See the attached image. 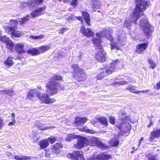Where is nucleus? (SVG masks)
Returning a JSON list of instances; mask_svg holds the SVG:
<instances>
[{"label":"nucleus","mask_w":160,"mask_h":160,"mask_svg":"<svg viewBox=\"0 0 160 160\" xmlns=\"http://www.w3.org/2000/svg\"><path fill=\"white\" fill-rule=\"evenodd\" d=\"M62 147L63 145L61 143H56L51 146V149L53 154L58 155L61 153Z\"/></svg>","instance_id":"4468645a"},{"label":"nucleus","mask_w":160,"mask_h":160,"mask_svg":"<svg viewBox=\"0 0 160 160\" xmlns=\"http://www.w3.org/2000/svg\"><path fill=\"white\" fill-rule=\"evenodd\" d=\"M47 153L46 152L45 153V155L46 156L47 155Z\"/></svg>","instance_id":"69168bd1"},{"label":"nucleus","mask_w":160,"mask_h":160,"mask_svg":"<svg viewBox=\"0 0 160 160\" xmlns=\"http://www.w3.org/2000/svg\"><path fill=\"white\" fill-rule=\"evenodd\" d=\"M126 114L125 113H121V116H122L123 115H125Z\"/></svg>","instance_id":"e2e57ef3"},{"label":"nucleus","mask_w":160,"mask_h":160,"mask_svg":"<svg viewBox=\"0 0 160 160\" xmlns=\"http://www.w3.org/2000/svg\"><path fill=\"white\" fill-rule=\"evenodd\" d=\"M139 24L141 29L144 31L145 36L148 37L151 35L153 28L150 24L147 18H142L141 19Z\"/></svg>","instance_id":"39448f33"},{"label":"nucleus","mask_w":160,"mask_h":160,"mask_svg":"<svg viewBox=\"0 0 160 160\" xmlns=\"http://www.w3.org/2000/svg\"><path fill=\"white\" fill-rule=\"evenodd\" d=\"M68 28L67 27L62 28L59 29L58 30V33L60 34H63L65 32L66 30H68Z\"/></svg>","instance_id":"ea45409f"},{"label":"nucleus","mask_w":160,"mask_h":160,"mask_svg":"<svg viewBox=\"0 0 160 160\" xmlns=\"http://www.w3.org/2000/svg\"><path fill=\"white\" fill-rule=\"evenodd\" d=\"M78 138L77 143L74 145L75 148L78 149H80L84 147L86 143L88 141L87 138L78 135Z\"/></svg>","instance_id":"6e6552de"},{"label":"nucleus","mask_w":160,"mask_h":160,"mask_svg":"<svg viewBox=\"0 0 160 160\" xmlns=\"http://www.w3.org/2000/svg\"><path fill=\"white\" fill-rule=\"evenodd\" d=\"M16 122L15 119L14 118H12V121L9 122L8 125L9 126L14 125Z\"/></svg>","instance_id":"8fccbe9b"},{"label":"nucleus","mask_w":160,"mask_h":160,"mask_svg":"<svg viewBox=\"0 0 160 160\" xmlns=\"http://www.w3.org/2000/svg\"><path fill=\"white\" fill-rule=\"evenodd\" d=\"M9 148H11V146H10V145L9 146Z\"/></svg>","instance_id":"338daca9"},{"label":"nucleus","mask_w":160,"mask_h":160,"mask_svg":"<svg viewBox=\"0 0 160 160\" xmlns=\"http://www.w3.org/2000/svg\"><path fill=\"white\" fill-rule=\"evenodd\" d=\"M96 49H98L99 50L95 53L94 58L96 60L101 63L105 62L106 60L107 53L104 51L103 48H98Z\"/></svg>","instance_id":"423d86ee"},{"label":"nucleus","mask_w":160,"mask_h":160,"mask_svg":"<svg viewBox=\"0 0 160 160\" xmlns=\"http://www.w3.org/2000/svg\"><path fill=\"white\" fill-rule=\"evenodd\" d=\"M80 31L83 35L88 38L93 37L94 35V32L91 29L89 28H86L83 25L81 27Z\"/></svg>","instance_id":"9b49d317"},{"label":"nucleus","mask_w":160,"mask_h":160,"mask_svg":"<svg viewBox=\"0 0 160 160\" xmlns=\"http://www.w3.org/2000/svg\"><path fill=\"white\" fill-rule=\"evenodd\" d=\"M106 38L110 41L111 42H112L114 40V38L113 36L110 33L108 34L106 37Z\"/></svg>","instance_id":"79ce46f5"},{"label":"nucleus","mask_w":160,"mask_h":160,"mask_svg":"<svg viewBox=\"0 0 160 160\" xmlns=\"http://www.w3.org/2000/svg\"><path fill=\"white\" fill-rule=\"evenodd\" d=\"M56 81H63L62 77L58 74H55L48 79L45 86L48 94L44 93L41 95L37 89L42 90V88L40 86H38L37 88L30 89L28 91L27 94V99L34 101L38 98L43 103L50 104L53 103L56 100L54 98H50L49 96L56 94L58 91L64 89V88L60 83Z\"/></svg>","instance_id":"f257e3e1"},{"label":"nucleus","mask_w":160,"mask_h":160,"mask_svg":"<svg viewBox=\"0 0 160 160\" xmlns=\"http://www.w3.org/2000/svg\"><path fill=\"white\" fill-rule=\"evenodd\" d=\"M7 48L9 50L10 52L12 53L14 52V48L15 46L13 42L10 39L5 44Z\"/></svg>","instance_id":"412c9836"},{"label":"nucleus","mask_w":160,"mask_h":160,"mask_svg":"<svg viewBox=\"0 0 160 160\" xmlns=\"http://www.w3.org/2000/svg\"><path fill=\"white\" fill-rule=\"evenodd\" d=\"M49 145V142L47 139L41 140L39 143V145L40 149H43L46 148Z\"/></svg>","instance_id":"aec40b11"},{"label":"nucleus","mask_w":160,"mask_h":160,"mask_svg":"<svg viewBox=\"0 0 160 160\" xmlns=\"http://www.w3.org/2000/svg\"><path fill=\"white\" fill-rule=\"evenodd\" d=\"M96 158L97 159H98V160H102V154L100 155H98L96 157Z\"/></svg>","instance_id":"4d7b16f0"},{"label":"nucleus","mask_w":160,"mask_h":160,"mask_svg":"<svg viewBox=\"0 0 160 160\" xmlns=\"http://www.w3.org/2000/svg\"><path fill=\"white\" fill-rule=\"evenodd\" d=\"M135 2L138 3L137 4L134 9L133 15H136V19L139 16L143 15V12L146 10L147 2L144 0H134Z\"/></svg>","instance_id":"20e7f679"},{"label":"nucleus","mask_w":160,"mask_h":160,"mask_svg":"<svg viewBox=\"0 0 160 160\" xmlns=\"http://www.w3.org/2000/svg\"><path fill=\"white\" fill-rule=\"evenodd\" d=\"M154 88L156 90L160 89V80L154 86Z\"/></svg>","instance_id":"49530a36"},{"label":"nucleus","mask_w":160,"mask_h":160,"mask_svg":"<svg viewBox=\"0 0 160 160\" xmlns=\"http://www.w3.org/2000/svg\"><path fill=\"white\" fill-rule=\"evenodd\" d=\"M7 28L8 32H11V35L14 37L19 38L22 35V33L20 31L17 30V27L12 26H8Z\"/></svg>","instance_id":"ddd939ff"},{"label":"nucleus","mask_w":160,"mask_h":160,"mask_svg":"<svg viewBox=\"0 0 160 160\" xmlns=\"http://www.w3.org/2000/svg\"><path fill=\"white\" fill-rule=\"evenodd\" d=\"M136 87L135 86H132L129 85L128 87L126 88L125 89L128 90L129 92L134 94H138L140 92L143 93H147L149 91V90H146L141 91H136L135 89Z\"/></svg>","instance_id":"dca6fc26"},{"label":"nucleus","mask_w":160,"mask_h":160,"mask_svg":"<svg viewBox=\"0 0 160 160\" xmlns=\"http://www.w3.org/2000/svg\"><path fill=\"white\" fill-rule=\"evenodd\" d=\"M148 160H157V159L154 156L149 154L148 156Z\"/></svg>","instance_id":"de8ad7c7"},{"label":"nucleus","mask_w":160,"mask_h":160,"mask_svg":"<svg viewBox=\"0 0 160 160\" xmlns=\"http://www.w3.org/2000/svg\"><path fill=\"white\" fill-rule=\"evenodd\" d=\"M88 119L86 117H80L77 116L75 118L74 123L77 126H80L82 124H84L87 121Z\"/></svg>","instance_id":"a211bd4d"},{"label":"nucleus","mask_w":160,"mask_h":160,"mask_svg":"<svg viewBox=\"0 0 160 160\" xmlns=\"http://www.w3.org/2000/svg\"><path fill=\"white\" fill-rule=\"evenodd\" d=\"M30 38H32V39H42L44 38V36L43 35H40L39 36H30Z\"/></svg>","instance_id":"a19ab883"},{"label":"nucleus","mask_w":160,"mask_h":160,"mask_svg":"<svg viewBox=\"0 0 160 160\" xmlns=\"http://www.w3.org/2000/svg\"><path fill=\"white\" fill-rule=\"evenodd\" d=\"M78 129L81 132H85L89 133L94 134L95 133V132L93 130L87 128L86 126L82 128H78Z\"/></svg>","instance_id":"cd10ccee"},{"label":"nucleus","mask_w":160,"mask_h":160,"mask_svg":"<svg viewBox=\"0 0 160 160\" xmlns=\"http://www.w3.org/2000/svg\"><path fill=\"white\" fill-rule=\"evenodd\" d=\"M128 83V82L126 81H122L118 82H112L110 84H109L108 85H112L115 84H118V85H124L125 84H127Z\"/></svg>","instance_id":"c9c22d12"},{"label":"nucleus","mask_w":160,"mask_h":160,"mask_svg":"<svg viewBox=\"0 0 160 160\" xmlns=\"http://www.w3.org/2000/svg\"><path fill=\"white\" fill-rule=\"evenodd\" d=\"M14 158L16 160H30L31 159V157H30L23 156L20 157L18 155H15Z\"/></svg>","instance_id":"c756f323"},{"label":"nucleus","mask_w":160,"mask_h":160,"mask_svg":"<svg viewBox=\"0 0 160 160\" xmlns=\"http://www.w3.org/2000/svg\"><path fill=\"white\" fill-rule=\"evenodd\" d=\"M148 63L150 65V68L152 69H154L156 66V64L154 62L153 60L151 58L148 59Z\"/></svg>","instance_id":"72a5a7b5"},{"label":"nucleus","mask_w":160,"mask_h":160,"mask_svg":"<svg viewBox=\"0 0 160 160\" xmlns=\"http://www.w3.org/2000/svg\"><path fill=\"white\" fill-rule=\"evenodd\" d=\"M14 51L18 55L24 54L26 52L25 48V44L22 43H18L15 45Z\"/></svg>","instance_id":"9d476101"},{"label":"nucleus","mask_w":160,"mask_h":160,"mask_svg":"<svg viewBox=\"0 0 160 160\" xmlns=\"http://www.w3.org/2000/svg\"><path fill=\"white\" fill-rule=\"evenodd\" d=\"M7 94H9L10 93H14V91L12 90H8L7 91Z\"/></svg>","instance_id":"bf43d9fd"},{"label":"nucleus","mask_w":160,"mask_h":160,"mask_svg":"<svg viewBox=\"0 0 160 160\" xmlns=\"http://www.w3.org/2000/svg\"><path fill=\"white\" fill-rule=\"evenodd\" d=\"M78 137V135H75L72 133L71 134H68L66 139L68 141H71L73 139L77 138Z\"/></svg>","instance_id":"7c9ffc66"},{"label":"nucleus","mask_w":160,"mask_h":160,"mask_svg":"<svg viewBox=\"0 0 160 160\" xmlns=\"http://www.w3.org/2000/svg\"><path fill=\"white\" fill-rule=\"evenodd\" d=\"M10 39L5 36L0 37V40L1 42H4L5 44Z\"/></svg>","instance_id":"4c0bfd02"},{"label":"nucleus","mask_w":160,"mask_h":160,"mask_svg":"<svg viewBox=\"0 0 160 160\" xmlns=\"http://www.w3.org/2000/svg\"><path fill=\"white\" fill-rule=\"evenodd\" d=\"M110 45L111 50L114 49H116L118 50H120V48L118 45L117 43L116 42H113V41L111 42L110 44Z\"/></svg>","instance_id":"473e14b6"},{"label":"nucleus","mask_w":160,"mask_h":160,"mask_svg":"<svg viewBox=\"0 0 160 160\" xmlns=\"http://www.w3.org/2000/svg\"><path fill=\"white\" fill-rule=\"evenodd\" d=\"M56 137L51 136L47 139L48 141H49L51 144H52L55 142L57 141Z\"/></svg>","instance_id":"f704fd0d"},{"label":"nucleus","mask_w":160,"mask_h":160,"mask_svg":"<svg viewBox=\"0 0 160 160\" xmlns=\"http://www.w3.org/2000/svg\"><path fill=\"white\" fill-rule=\"evenodd\" d=\"M134 13V11L133 12L130 16L131 21H129L128 20H125L124 22V27L126 28H127L129 29H130L132 26V23L133 22L134 24H137V20L140 17L144 15V12H143V15H141L140 16H139V17L136 19V15H133Z\"/></svg>","instance_id":"0eeeda50"},{"label":"nucleus","mask_w":160,"mask_h":160,"mask_svg":"<svg viewBox=\"0 0 160 160\" xmlns=\"http://www.w3.org/2000/svg\"><path fill=\"white\" fill-rule=\"evenodd\" d=\"M50 46L49 45H45L39 47L38 49L39 54L42 53L50 49Z\"/></svg>","instance_id":"393cba45"},{"label":"nucleus","mask_w":160,"mask_h":160,"mask_svg":"<svg viewBox=\"0 0 160 160\" xmlns=\"http://www.w3.org/2000/svg\"><path fill=\"white\" fill-rule=\"evenodd\" d=\"M11 116L13 118H12L15 119V114L14 113H11Z\"/></svg>","instance_id":"680f3d73"},{"label":"nucleus","mask_w":160,"mask_h":160,"mask_svg":"<svg viewBox=\"0 0 160 160\" xmlns=\"http://www.w3.org/2000/svg\"><path fill=\"white\" fill-rule=\"evenodd\" d=\"M43 1L44 0H32L33 3L37 5L42 4Z\"/></svg>","instance_id":"a18cd8bd"},{"label":"nucleus","mask_w":160,"mask_h":160,"mask_svg":"<svg viewBox=\"0 0 160 160\" xmlns=\"http://www.w3.org/2000/svg\"><path fill=\"white\" fill-rule=\"evenodd\" d=\"M148 45V42L141 43L136 45L135 52L137 54H141L146 49Z\"/></svg>","instance_id":"f8f14e48"},{"label":"nucleus","mask_w":160,"mask_h":160,"mask_svg":"<svg viewBox=\"0 0 160 160\" xmlns=\"http://www.w3.org/2000/svg\"><path fill=\"white\" fill-rule=\"evenodd\" d=\"M109 146L112 147L117 146L119 144V141L118 139L113 140L111 139L109 142Z\"/></svg>","instance_id":"bb28decb"},{"label":"nucleus","mask_w":160,"mask_h":160,"mask_svg":"<svg viewBox=\"0 0 160 160\" xmlns=\"http://www.w3.org/2000/svg\"><path fill=\"white\" fill-rule=\"evenodd\" d=\"M30 15L32 16V18H35L42 15L41 12H39L38 10L37 9L34 10L33 12L30 14Z\"/></svg>","instance_id":"2f4dec72"},{"label":"nucleus","mask_w":160,"mask_h":160,"mask_svg":"<svg viewBox=\"0 0 160 160\" xmlns=\"http://www.w3.org/2000/svg\"><path fill=\"white\" fill-rule=\"evenodd\" d=\"M82 16L85 22L88 26H90L91 18L89 14L87 12L85 11H81Z\"/></svg>","instance_id":"6ab92c4d"},{"label":"nucleus","mask_w":160,"mask_h":160,"mask_svg":"<svg viewBox=\"0 0 160 160\" xmlns=\"http://www.w3.org/2000/svg\"><path fill=\"white\" fill-rule=\"evenodd\" d=\"M143 140V137L141 138L139 141V145H140L141 144V142Z\"/></svg>","instance_id":"052dcab7"},{"label":"nucleus","mask_w":160,"mask_h":160,"mask_svg":"<svg viewBox=\"0 0 160 160\" xmlns=\"http://www.w3.org/2000/svg\"><path fill=\"white\" fill-rule=\"evenodd\" d=\"M109 121L110 123L114 125L115 123V118L114 117L111 116L109 118Z\"/></svg>","instance_id":"58836bf2"},{"label":"nucleus","mask_w":160,"mask_h":160,"mask_svg":"<svg viewBox=\"0 0 160 160\" xmlns=\"http://www.w3.org/2000/svg\"><path fill=\"white\" fill-rule=\"evenodd\" d=\"M74 19V16L72 15L69 16L67 18L68 20H73Z\"/></svg>","instance_id":"6e6d98bb"},{"label":"nucleus","mask_w":160,"mask_h":160,"mask_svg":"<svg viewBox=\"0 0 160 160\" xmlns=\"http://www.w3.org/2000/svg\"><path fill=\"white\" fill-rule=\"evenodd\" d=\"M38 49H37L35 48H33L31 49H28L26 51V53L30 54L32 56H36L39 54Z\"/></svg>","instance_id":"5701e85b"},{"label":"nucleus","mask_w":160,"mask_h":160,"mask_svg":"<svg viewBox=\"0 0 160 160\" xmlns=\"http://www.w3.org/2000/svg\"><path fill=\"white\" fill-rule=\"evenodd\" d=\"M78 3L77 0H72L70 2V4L71 6H72L74 7H75L77 5Z\"/></svg>","instance_id":"c03bdc74"},{"label":"nucleus","mask_w":160,"mask_h":160,"mask_svg":"<svg viewBox=\"0 0 160 160\" xmlns=\"http://www.w3.org/2000/svg\"><path fill=\"white\" fill-rule=\"evenodd\" d=\"M91 146H97L98 147L104 148L107 149L108 148V146H105L103 144L100 142L97 138L94 137L90 139Z\"/></svg>","instance_id":"2eb2a0df"},{"label":"nucleus","mask_w":160,"mask_h":160,"mask_svg":"<svg viewBox=\"0 0 160 160\" xmlns=\"http://www.w3.org/2000/svg\"><path fill=\"white\" fill-rule=\"evenodd\" d=\"M132 82L131 81H130V82Z\"/></svg>","instance_id":"774afa93"},{"label":"nucleus","mask_w":160,"mask_h":160,"mask_svg":"<svg viewBox=\"0 0 160 160\" xmlns=\"http://www.w3.org/2000/svg\"><path fill=\"white\" fill-rule=\"evenodd\" d=\"M4 123L2 119L0 118V128L1 129L3 126L4 125Z\"/></svg>","instance_id":"5fc2aeb1"},{"label":"nucleus","mask_w":160,"mask_h":160,"mask_svg":"<svg viewBox=\"0 0 160 160\" xmlns=\"http://www.w3.org/2000/svg\"><path fill=\"white\" fill-rule=\"evenodd\" d=\"M160 137V129L153 130L150 133V136L149 138V141L152 142L155 138Z\"/></svg>","instance_id":"f3484780"},{"label":"nucleus","mask_w":160,"mask_h":160,"mask_svg":"<svg viewBox=\"0 0 160 160\" xmlns=\"http://www.w3.org/2000/svg\"><path fill=\"white\" fill-rule=\"evenodd\" d=\"M81 152L78 150H75L72 153H68L67 155L68 158L73 160H78V158L82 160L84 159L82 152Z\"/></svg>","instance_id":"1a4fd4ad"},{"label":"nucleus","mask_w":160,"mask_h":160,"mask_svg":"<svg viewBox=\"0 0 160 160\" xmlns=\"http://www.w3.org/2000/svg\"><path fill=\"white\" fill-rule=\"evenodd\" d=\"M46 8V6H44L42 7H40L37 9L38 10L39 12H41V13H42V11H44Z\"/></svg>","instance_id":"864d4df0"},{"label":"nucleus","mask_w":160,"mask_h":160,"mask_svg":"<svg viewBox=\"0 0 160 160\" xmlns=\"http://www.w3.org/2000/svg\"><path fill=\"white\" fill-rule=\"evenodd\" d=\"M118 62H119V60L117 59L113 60L111 63L110 66L108 68H107L105 67L99 68V69L100 72L95 76V78L97 80H101L111 74L115 71V66Z\"/></svg>","instance_id":"7ed1b4c3"},{"label":"nucleus","mask_w":160,"mask_h":160,"mask_svg":"<svg viewBox=\"0 0 160 160\" xmlns=\"http://www.w3.org/2000/svg\"><path fill=\"white\" fill-rule=\"evenodd\" d=\"M128 118V116H126L125 118V119L126 120H127V118Z\"/></svg>","instance_id":"0e129e2a"},{"label":"nucleus","mask_w":160,"mask_h":160,"mask_svg":"<svg viewBox=\"0 0 160 160\" xmlns=\"http://www.w3.org/2000/svg\"><path fill=\"white\" fill-rule=\"evenodd\" d=\"M72 78L77 82H80L85 81L87 78V74L83 69L81 68L79 64H73L71 66Z\"/></svg>","instance_id":"f03ea898"},{"label":"nucleus","mask_w":160,"mask_h":160,"mask_svg":"<svg viewBox=\"0 0 160 160\" xmlns=\"http://www.w3.org/2000/svg\"><path fill=\"white\" fill-rule=\"evenodd\" d=\"M102 160H108L112 157L111 155L105 154L103 153L102 154Z\"/></svg>","instance_id":"e433bc0d"},{"label":"nucleus","mask_w":160,"mask_h":160,"mask_svg":"<svg viewBox=\"0 0 160 160\" xmlns=\"http://www.w3.org/2000/svg\"><path fill=\"white\" fill-rule=\"evenodd\" d=\"M97 120L101 124L107 126L108 124L107 119L105 117H101L98 118Z\"/></svg>","instance_id":"b1692460"},{"label":"nucleus","mask_w":160,"mask_h":160,"mask_svg":"<svg viewBox=\"0 0 160 160\" xmlns=\"http://www.w3.org/2000/svg\"><path fill=\"white\" fill-rule=\"evenodd\" d=\"M10 22H13V24L14 25V27H17V26L18 24V20L16 19H11L9 21Z\"/></svg>","instance_id":"37998d69"},{"label":"nucleus","mask_w":160,"mask_h":160,"mask_svg":"<svg viewBox=\"0 0 160 160\" xmlns=\"http://www.w3.org/2000/svg\"><path fill=\"white\" fill-rule=\"evenodd\" d=\"M29 15H27L25 17L19 18L18 22L20 24V25L22 24L29 21Z\"/></svg>","instance_id":"c85d7f7f"},{"label":"nucleus","mask_w":160,"mask_h":160,"mask_svg":"<svg viewBox=\"0 0 160 160\" xmlns=\"http://www.w3.org/2000/svg\"><path fill=\"white\" fill-rule=\"evenodd\" d=\"M92 41L93 44L98 47V48H102L101 44L102 41L101 39L93 38L92 39Z\"/></svg>","instance_id":"4be33fe9"},{"label":"nucleus","mask_w":160,"mask_h":160,"mask_svg":"<svg viewBox=\"0 0 160 160\" xmlns=\"http://www.w3.org/2000/svg\"><path fill=\"white\" fill-rule=\"evenodd\" d=\"M102 35L103 32L102 31H100L98 33H96V37L100 38L99 39L103 37Z\"/></svg>","instance_id":"09e8293b"},{"label":"nucleus","mask_w":160,"mask_h":160,"mask_svg":"<svg viewBox=\"0 0 160 160\" xmlns=\"http://www.w3.org/2000/svg\"><path fill=\"white\" fill-rule=\"evenodd\" d=\"M77 19L80 21L82 23L83 22V18L82 16H75Z\"/></svg>","instance_id":"603ef678"},{"label":"nucleus","mask_w":160,"mask_h":160,"mask_svg":"<svg viewBox=\"0 0 160 160\" xmlns=\"http://www.w3.org/2000/svg\"><path fill=\"white\" fill-rule=\"evenodd\" d=\"M153 123L151 120H150V121L149 123L147 125V127L148 128H150V127L153 125Z\"/></svg>","instance_id":"13d9d810"},{"label":"nucleus","mask_w":160,"mask_h":160,"mask_svg":"<svg viewBox=\"0 0 160 160\" xmlns=\"http://www.w3.org/2000/svg\"><path fill=\"white\" fill-rule=\"evenodd\" d=\"M12 59H13V58L11 56L8 57L7 59L4 61V63L9 67L12 66L14 63L12 60Z\"/></svg>","instance_id":"a878e982"},{"label":"nucleus","mask_w":160,"mask_h":160,"mask_svg":"<svg viewBox=\"0 0 160 160\" xmlns=\"http://www.w3.org/2000/svg\"><path fill=\"white\" fill-rule=\"evenodd\" d=\"M97 118H96L92 120L91 121V124L94 125L96 124L98 121Z\"/></svg>","instance_id":"3c124183"}]
</instances>
